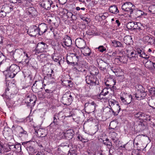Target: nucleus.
<instances>
[{
  "label": "nucleus",
  "mask_w": 155,
  "mask_h": 155,
  "mask_svg": "<svg viewBox=\"0 0 155 155\" xmlns=\"http://www.w3.org/2000/svg\"><path fill=\"white\" fill-rule=\"evenodd\" d=\"M73 94H71L69 91L65 93L62 98L61 101L63 103L64 105L70 104L73 100Z\"/></svg>",
  "instance_id": "nucleus-1"
},
{
  "label": "nucleus",
  "mask_w": 155,
  "mask_h": 155,
  "mask_svg": "<svg viewBox=\"0 0 155 155\" xmlns=\"http://www.w3.org/2000/svg\"><path fill=\"white\" fill-rule=\"evenodd\" d=\"M138 87L140 89H138L137 93L134 94L136 99L140 100L144 99L147 95V91H145V89L141 85H139Z\"/></svg>",
  "instance_id": "nucleus-2"
},
{
  "label": "nucleus",
  "mask_w": 155,
  "mask_h": 155,
  "mask_svg": "<svg viewBox=\"0 0 155 155\" xmlns=\"http://www.w3.org/2000/svg\"><path fill=\"white\" fill-rule=\"evenodd\" d=\"M76 54L72 53L71 55L67 56L66 58V61L68 64L74 65L75 63L78 62L81 58L79 55H77Z\"/></svg>",
  "instance_id": "nucleus-3"
},
{
  "label": "nucleus",
  "mask_w": 155,
  "mask_h": 155,
  "mask_svg": "<svg viewBox=\"0 0 155 155\" xmlns=\"http://www.w3.org/2000/svg\"><path fill=\"white\" fill-rule=\"evenodd\" d=\"M97 105L94 101L86 103L84 105V109L86 112L90 114L94 112Z\"/></svg>",
  "instance_id": "nucleus-4"
},
{
  "label": "nucleus",
  "mask_w": 155,
  "mask_h": 155,
  "mask_svg": "<svg viewBox=\"0 0 155 155\" xmlns=\"http://www.w3.org/2000/svg\"><path fill=\"white\" fill-rule=\"evenodd\" d=\"M86 82L90 86H96L99 84V80L97 78L93 76L87 75L86 77Z\"/></svg>",
  "instance_id": "nucleus-5"
},
{
  "label": "nucleus",
  "mask_w": 155,
  "mask_h": 155,
  "mask_svg": "<svg viewBox=\"0 0 155 155\" xmlns=\"http://www.w3.org/2000/svg\"><path fill=\"white\" fill-rule=\"evenodd\" d=\"M133 6L132 4L130 2H126L122 5V8L123 10L128 12L127 13L131 15L133 13L134 11V9L132 8Z\"/></svg>",
  "instance_id": "nucleus-6"
},
{
  "label": "nucleus",
  "mask_w": 155,
  "mask_h": 155,
  "mask_svg": "<svg viewBox=\"0 0 155 155\" xmlns=\"http://www.w3.org/2000/svg\"><path fill=\"white\" fill-rule=\"evenodd\" d=\"M27 32L28 33L29 35L31 36H35L38 34H39L38 29L36 26H34L30 27Z\"/></svg>",
  "instance_id": "nucleus-7"
},
{
  "label": "nucleus",
  "mask_w": 155,
  "mask_h": 155,
  "mask_svg": "<svg viewBox=\"0 0 155 155\" xmlns=\"http://www.w3.org/2000/svg\"><path fill=\"white\" fill-rule=\"evenodd\" d=\"M120 99L122 102L125 104H129L132 100H134L133 97L131 94H127L125 95V97L124 96L121 97Z\"/></svg>",
  "instance_id": "nucleus-8"
},
{
  "label": "nucleus",
  "mask_w": 155,
  "mask_h": 155,
  "mask_svg": "<svg viewBox=\"0 0 155 155\" xmlns=\"http://www.w3.org/2000/svg\"><path fill=\"white\" fill-rule=\"evenodd\" d=\"M116 83V80L112 78H108L105 82L106 85L110 88H112L113 89H116V87L114 86Z\"/></svg>",
  "instance_id": "nucleus-9"
},
{
  "label": "nucleus",
  "mask_w": 155,
  "mask_h": 155,
  "mask_svg": "<svg viewBox=\"0 0 155 155\" xmlns=\"http://www.w3.org/2000/svg\"><path fill=\"white\" fill-rule=\"evenodd\" d=\"M97 63L98 67L101 70L104 71L106 69V67L108 66V64L104 62L100 58H97Z\"/></svg>",
  "instance_id": "nucleus-10"
},
{
  "label": "nucleus",
  "mask_w": 155,
  "mask_h": 155,
  "mask_svg": "<svg viewBox=\"0 0 155 155\" xmlns=\"http://www.w3.org/2000/svg\"><path fill=\"white\" fill-rule=\"evenodd\" d=\"M38 31L39 32V35H42L47 30L48 27L47 25L44 23H41L37 27Z\"/></svg>",
  "instance_id": "nucleus-11"
},
{
  "label": "nucleus",
  "mask_w": 155,
  "mask_h": 155,
  "mask_svg": "<svg viewBox=\"0 0 155 155\" xmlns=\"http://www.w3.org/2000/svg\"><path fill=\"white\" fill-rule=\"evenodd\" d=\"M26 13L30 16L33 17L37 15V12L35 8L32 7H28L26 9Z\"/></svg>",
  "instance_id": "nucleus-12"
},
{
  "label": "nucleus",
  "mask_w": 155,
  "mask_h": 155,
  "mask_svg": "<svg viewBox=\"0 0 155 155\" xmlns=\"http://www.w3.org/2000/svg\"><path fill=\"white\" fill-rule=\"evenodd\" d=\"M75 44L80 49H83L86 45L85 41L84 39H76Z\"/></svg>",
  "instance_id": "nucleus-13"
},
{
  "label": "nucleus",
  "mask_w": 155,
  "mask_h": 155,
  "mask_svg": "<svg viewBox=\"0 0 155 155\" xmlns=\"http://www.w3.org/2000/svg\"><path fill=\"white\" fill-rule=\"evenodd\" d=\"M45 45H46L43 42L38 43L35 49L36 52L39 53L43 52L44 51Z\"/></svg>",
  "instance_id": "nucleus-14"
},
{
  "label": "nucleus",
  "mask_w": 155,
  "mask_h": 155,
  "mask_svg": "<svg viewBox=\"0 0 155 155\" xmlns=\"http://www.w3.org/2000/svg\"><path fill=\"white\" fill-rule=\"evenodd\" d=\"M127 57L130 58L131 60L136 59L137 56L136 51L129 50H127Z\"/></svg>",
  "instance_id": "nucleus-15"
},
{
  "label": "nucleus",
  "mask_w": 155,
  "mask_h": 155,
  "mask_svg": "<svg viewBox=\"0 0 155 155\" xmlns=\"http://www.w3.org/2000/svg\"><path fill=\"white\" fill-rule=\"evenodd\" d=\"M46 131L45 129L39 128L35 131V134L38 137H43L47 135Z\"/></svg>",
  "instance_id": "nucleus-16"
},
{
  "label": "nucleus",
  "mask_w": 155,
  "mask_h": 155,
  "mask_svg": "<svg viewBox=\"0 0 155 155\" xmlns=\"http://www.w3.org/2000/svg\"><path fill=\"white\" fill-rule=\"evenodd\" d=\"M52 1L51 0H45L41 4L43 7L47 10L50 9L52 5Z\"/></svg>",
  "instance_id": "nucleus-17"
},
{
  "label": "nucleus",
  "mask_w": 155,
  "mask_h": 155,
  "mask_svg": "<svg viewBox=\"0 0 155 155\" xmlns=\"http://www.w3.org/2000/svg\"><path fill=\"white\" fill-rule=\"evenodd\" d=\"M61 113L59 112L58 114H55L54 115L53 121L50 125L51 127L56 126L58 124V121L57 117H58V119H59V115Z\"/></svg>",
  "instance_id": "nucleus-18"
},
{
  "label": "nucleus",
  "mask_w": 155,
  "mask_h": 155,
  "mask_svg": "<svg viewBox=\"0 0 155 155\" xmlns=\"http://www.w3.org/2000/svg\"><path fill=\"white\" fill-rule=\"evenodd\" d=\"M74 134L73 130L70 129L67 130L64 133V136L67 139L69 140L72 138Z\"/></svg>",
  "instance_id": "nucleus-19"
},
{
  "label": "nucleus",
  "mask_w": 155,
  "mask_h": 155,
  "mask_svg": "<svg viewBox=\"0 0 155 155\" xmlns=\"http://www.w3.org/2000/svg\"><path fill=\"white\" fill-rule=\"evenodd\" d=\"M3 74L5 75L6 78H13L16 74L15 73L9 70H6L3 71Z\"/></svg>",
  "instance_id": "nucleus-20"
},
{
  "label": "nucleus",
  "mask_w": 155,
  "mask_h": 155,
  "mask_svg": "<svg viewBox=\"0 0 155 155\" xmlns=\"http://www.w3.org/2000/svg\"><path fill=\"white\" fill-rule=\"evenodd\" d=\"M54 74L52 75H46V76H45L44 78L43 82L45 81L47 83L49 84L51 83L52 81V80L54 78Z\"/></svg>",
  "instance_id": "nucleus-21"
},
{
  "label": "nucleus",
  "mask_w": 155,
  "mask_h": 155,
  "mask_svg": "<svg viewBox=\"0 0 155 155\" xmlns=\"http://www.w3.org/2000/svg\"><path fill=\"white\" fill-rule=\"evenodd\" d=\"M15 145L14 144H12L10 143V144H8V145H6V146L7 147L6 148H5L4 147L5 146H4V145H2L1 144V147L2 149H3V150H4L5 152H7L9 150L12 149L13 150H15V149L14 147H15Z\"/></svg>",
  "instance_id": "nucleus-22"
},
{
  "label": "nucleus",
  "mask_w": 155,
  "mask_h": 155,
  "mask_svg": "<svg viewBox=\"0 0 155 155\" xmlns=\"http://www.w3.org/2000/svg\"><path fill=\"white\" fill-rule=\"evenodd\" d=\"M81 52L85 56H89L91 53V51L90 49L88 48L85 47L81 50Z\"/></svg>",
  "instance_id": "nucleus-23"
},
{
  "label": "nucleus",
  "mask_w": 155,
  "mask_h": 155,
  "mask_svg": "<svg viewBox=\"0 0 155 155\" xmlns=\"http://www.w3.org/2000/svg\"><path fill=\"white\" fill-rule=\"evenodd\" d=\"M27 150L29 155H33L37 152V150L34 149L33 147L30 145L29 147H27Z\"/></svg>",
  "instance_id": "nucleus-24"
},
{
  "label": "nucleus",
  "mask_w": 155,
  "mask_h": 155,
  "mask_svg": "<svg viewBox=\"0 0 155 155\" xmlns=\"http://www.w3.org/2000/svg\"><path fill=\"white\" fill-rule=\"evenodd\" d=\"M18 136L22 138H26L28 137V135L27 132L23 128L20 133L18 134Z\"/></svg>",
  "instance_id": "nucleus-25"
},
{
  "label": "nucleus",
  "mask_w": 155,
  "mask_h": 155,
  "mask_svg": "<svg viewBox=\"0 0 155 155\" xmlns=\"http://www.w3.org/2000/svg\"><path fill=\"white\" fill-rule=\"evenodd\" d=\"M90 74L92 75H97L99 72L97 68L94 66H91L89 68Z\"/></svg>",
  "instance_id": "nucleus-26"
},
{
  "label": "nucleus",
  "mask_w": 155,
  "mask_h": 155,
  "mask_svg": "<svg viewBox=\"0 0 155 155\" xmlns=\"http://www.w3.org/2000/svg\"><path fill=\"white\" fill-rule=\"evenodd\" d=\"M109 11L110 12L115 14H117L119 12L116 5L110 6L109 8Z\"/></svg>",
  "instance_id": "nucleus-27"
},
{
  "label": "nucleus",
  "mask_w": 155,
  "mask_h": 155,
  "mask_svg": "<svg viewBox=\"0 0 155 155\" xmlns=\"http://www.w3.org/2000/svg\"><path fill=\"white\" fill-rule=\"evenodd\" d=\"M153 61H148L145 64V66L146 68L149 70L151 71L154 70L153 67Z\"/></svg>",
  "instance_id": "nucleus-28"
},
{
  "label": "nucleus",
  "mask_w": 155,
  "mask_h": 155,
  "mask_svg": "<svg viewBox=\"0 0 155 155\" xmlns=\"http://www.w3.org/2000/svg\"><path fill=\"white\" fill-rule=\"evenodd\" d=\"M12 128L17 134H19L22 129L23 128L20 126L15 125L12 126Z\"/></svg>",
  "instance_id": "nucleus-29"
},
{
  "label": "nucleus",
  "mask_w": 155,
  "mask_h": 155,
  "mask_svg": "<svg viewBox=\"0 0 155 155\" xmlns=\"http://www.w3.org/2000/svg\"><path fill=\"white\" fill-rule=\"evenodd\" d=\"M18 68L19 67L16 64H13L10 66L9 70L12 72L15 73V74H16L18 71Z\"/></svg>",
  "instance_id": "nucleus-30"
},
{
  "label": "nucleus",
  "mask_w": 155,
  "mask_h": 155,
  "mask_svg": "<svg viewBox=\"0 0 155 155\" xmlns=\"http://www.w3.org/2000/svg\"><path fill=\"white\" fill-rule=\"evenodd\" d=\"M52 59L55 62H58L59 65H60V57L58 56V54L57 53H54L52 55L51 57Z\"/></svg>",
  "instance_id": "nucleus-31"
},
{
  "label": "nucleus",
  "mask_w": 155,
  "mask_h": 155,
  "mask_svg": "<svg viewBox=\"0 0 155 155\" xmlns=\"http://www.w3.org/2000/svg\"><path fill=\"white\" fill-rule=\"evenodd\" d=\"M112 140L114 142H117L118 140L117 134L115 132H112L110 134Z\"/></svg>",
  "instance_id": "nucleus-32"
},
{
  "label": "nucleus",
  "mask_w": 155,
  "mask_h": 155,
  "mask_svg": "<svg viewBox=\"0 0 155 155\" xmlns=\"http://www.w3.org/2000/svg\"><path fill=\"white\" fill-rule=\"evenodd\" d=\"M112 45L114 47H121L122 46L121 43L116 40H114L112 41Z\"/></svg>",
  "instance_id": "nucleus-33"
},
{
  "label": "nucleus",
  "mask_w": 155,
  "mask_h": 155,
  "mask_svg": "<svg viewBox=\"0 0 155 155\" xmlns=\"http://www.w3.org/2000/svg\"><path fill=\"white\" fill-rule=\"evenodd\" d=\"M112 108L114 109V110L115 111V115L116 116L117 115L121 109L119 104L114 106Z\"/></svg>",
  "instance_id": "nucleus-34"
},
{
  "label": "nucleus",
  "mask_w": 155,
  "mask_h": 155,
  "mask_svg": "<svg viewBox=\"0 0 155 155\" xmlns=\"http://www.w3.org/2000/svg\"><path fill=\"white\" fill-rule=\"evenodd\" d=\"M8 8L9 7L6 4H4L2 5V8L1 10V12H4L5 13H4V15L2 14V16H1V17H3L6 15V12H5L6 11V9Z\"/></svg>",
  "instance_id": "nucleus-35"
},
{
  "label": "nucleus",
  "mask_w": 155,
  "mask_h": 155,
  "mask_svg": "<svg viewBox=\"0 0 155 155\" xmlns=\"http://www.w3.org/2000/svg\"><path fill=\"white\" fill-rule=\"evenodd\" d=\"M63 84H66L65 85L68 87H73V83L71 80H67L66 81H64L62 82Z\"/></svg>",
  "instance_id": "nucleus-36"
},
{
  "label": "nucleus",
  "mask_w": 155,
  "mask_h": 155,
  "mask_svg": "<svg viewBox=\"0 0 155 155\" xmlns=\"http://www.w3.org/2000/svg\"><path fill=\"white\" fill-rule=\"evenodd\" d=\"M9 90V89L8 88L6 89L5 90V95H6V97L7 99L6 101V104H8V101L11 99V96H10V93L8 92Z\"/></svg>",
  "instance_id": "nucleus-37"
},
{
  "label": "nucleus",
  "mask_w": 155,
  "mask_h": 155,
  "mask_svg": "<svg viewBox=\"0 0 155 155\" xmlns=\"http://www.w3.org/2000/svg\"><path fill=\"white\" fill-rule=\"evenodd\" d=\"M150 120V116L143 113V114L142 116V118H141V120L143 121L144 120Z\"/></svg>",
  "instance_id": "nucleus-38"
},
{
  "label": "nucleus",
  "mask_w": 155,
  "mask_h": 155,
  "mask_svg": "<svg viewBox=\"0 0 155 155\" xmlns=\"http://www.w3.org/2000/svg\"><path fill=\"white\" fill-rule=\"evenodd\" d=\"M135 12V15H136V17H139L141 15H147V14L144 13L140 10L136 11Z\"/></svg>",
  "instance_id": "nucleus-39"
},
{
  "label": "nucleus",
  "mask_w": 155,
  "mask_h": 155,
  "mask_svg": "<svg viewBox=\"0 0 155 155\" xmlns=\"http://www.w3.org/2000/svg\"><path fill=\"white\" fill-rule=\"evenodd\" d=\"M135 23V22L133 21H131L128 23L127 25V28L129 29H131L132 28L134 29V27Z\"/></svg>",
  "instance_id": "nucleus-40"
},
{
  "label": "nucleus",
  "mask_w": 155,
  "mask_h": 155,
  "mask_svg": "<svg viewBox=\"0 0 155 155\" xmlns=\"http://www.w3.org/2000/svg\"><path fill=\"white\" fill-rule=\"evenodd\" d=\"M64 45L69 47L72 44V41L71 39H64Z\"/></svg>",
  "instance_id": "nucleus-41"
},
{
  "label": "nucleus",
  "mask_w": 155,
  "mask_h": 155,
  "mask_svg": "<svg viewBox=\"0 0 155 155\" xmlns=\"http://www.w3.org/2000/svg\"><path fill=\"white\" fill-rule=\"evenodd\" d=\"M149 11L153 14H155V5H151L148 8Z\"/></svg>",
  "instance_id": "nucleus-42"
},
{
  "label": "nucleus",
  "mask_w": 155,
  "mask_h": 155,
  "mask_svg": "<svg viewBox=\"0 0 155 155\" xmlns=\"http://www.w3.org/2000/svg\"><path fill=\"white\" fill-rule=\"evenodd\" d=\"M109 103L110 106V107H113L114 106L118 104H119L117 101H115L114 100L110 101H109Z\"/></svg>",
  "instance_id": "nucleus-43"
},
{
  "label": "nucleus",
  "mask_w": 155,
  "mask_h": 155,
  "mask_svg": "<svg viewBox=\"0 0 155 155\" xmlns=\"http://www.w3.org/2000/svg\"><path fill=\"white\" fill-rule=\"evenodd\" d=\"M149 104L150 106L153 108L155 109V99L150 100Z\"/></svg>",
  "instance_id": "nucleus-44"
},
{
  "label": "nucleus",
  "mask_w": 155,
  "mask_h": 155,
  "mask_svg": "<svg viewBox=\"0 0 155 155\" xmlns=\"http://www.w3.org/2000/svg\"><path fill=\"white\" fill-rule=\"evenodd\" d=\"M135 23L134 24V29H138L141 30L142 25L141 23L140 22H135Z\"/></svg>",
  "instance_id": "nucleus-45"
},
{
  "label": "nucleus",
  "mask_w": 155,
  "mask_h": 155,
  "mask_svg": "<svg viewBox=\"0 0 155 155\" xmlns=\"http://www.w3.org/2000/svg\"><path fill=\"white\" fill-rule=\"evenodd\" d=\"M143 114V113L139 112L134 114L135 117L136 118L139 119L140 120H141V118H142V116Z\"/></svg>",
  "instance_id": "nucleus-46"
},
{
  "label": "nucleus",
  "mask_w": 155,
  "mask_h": 155,
  "mask_svg": "<svg viewBox=\"0 0 155 155\" xmlns=\"http://www.w3.org/2000/svg\"><path fill=\"white\" fill-rule=\"evenodd\" d=\"M98 16L100 18L99 20L100 21H102L105 20L107 17V15H103L102 13H100L98 14Z\"/></svg>",
  "instance_id": "nucleus-47"
},
{
  "label": "nucleus",
  "mask_w": 155,
  "mask_h": 155,
  "mask_svg": "<svg viewBox=\"0 0 155 155\" xmlns=\"http://www.w3.org/2000/svg\"><path fill=\"white\" fill-rule=\"evenodd\" d=\"M4 129L2 132V134L3 136L6 138V137L8 136L9 134L8 131L7 130L8 128H6L5 127H4Z\"/></svg>",
  "instance_id": "nucleus-48"
},
{
  "label": "nucleus",
  "mask_w": 155,
  "mask_h": 155,
  "mask_svg": "<svg viewBox=\"0 0 155 155\" xmlns=\"http://www.w3.org/2000/svg\"><path fill=\"white\" fill-rule=\"evenodd\" d=\"M108 89L107 88H104L101 92V94L105 96L109 93V91H108Z\"/></svg>",
  "instance_id": "nucleus-49"
},
{
  "label": "nucleus",
  "mask_w": 155,
  "mask_h": 155,
  "mask_svg": "<svg viewBox=\"0 0 155 155\" xmlns=\"http://www.w3.org/2000/svg\"><path fill=\"white\" fill-rule=\"evenodd\" d=\"M37 82V81H35L32 87V89L34 91H36L38 89V87H37V84H36Z\"/></svg>",
  "instance_id": "nucleus-50"
},
{
  "label": "nucleus",
  "mask_w": 155,
  "mask_h": 155,
  "mask_svg": "<svg viewBox=\"0 0 155 155\" xmlns=\"http://www.w3.org/2000/svg\"><path fill=\"white\" fill-rule=\"evenodd\" d=\"M137 51L138 54H140V56L143 58H145L143 55V52L139 48H138L137 49Z\"/></svg>",
  "instance_id": "nucleus-51"
},
{
  "label": "nucleus",
  "mask_w": 155,
  "mask_h": 155,
  "mask_svg": "<svg viewBox=\"0 0 155 155\" xmlns=\"http://www.w3.org/2000/svg\"><path fill=\"white\" fill-rule=\"evenodd\" d=\"M111 70L112 71L115 73L116 72H117L119 70L118 69V68L115 66H113L111 68Z\"/></svg>",
  "instance_id": "nucleus-52"
},
{
  "label": "nucleus",
  "mask_w": 155,
  "mask_h": 155,
  "mask_svg": "<svg viewBox=\"0 0 155 155\" xmlns=\"http://www.w3.org/2000/svg\"><path fill=\"white\" fill-rule=\"evenodd\" d=\"M98 48L99 51L101 52H103L106 50V48L103 46H99Z\"/></svg>",
  "instance_id": "nucleus-53"
},
{
  "label": "nucleus",
  "mask_w": 155,
  "mask_h": 155,
  "mask_svg": "<svg viewBox=\"0 0 155 155\" xmlns=\"http://www.w3.org/2000/svg\"><path fill=\"white\" fill-rule=\"evenodd\" d=\"M1 54H2V55H1V58L3 59L1 61V65L3 63H4L6 62V58L5 57L3 54L2 53Z\"/></svg>",
  "instance_id": "nucleus-54"
},
{
  "label": "nucleus",
  "mask_w": 155,
  "mask_h": 155,
  "mask_svg": "<svg viewBox=\"0 0 155 155\" xmlns=\"http://www.w3.org/2000/svg\"><path fill=\"white\" fill-rule=\"evenodd\" d=\"M27 99L28 100L29 99V102L28 101H27L28 104L30 103V104H35V100L33 101L32 99L30 98L29 97H27Z\"/></svg>",
  "instance_id": "nucleus-55"
},
{
  "label": "nucleus",
  "mask_w": 155,
  "mask_h": 155,
  "mask_svg": "<svg viewBox=\"0 0 155 155\" xmlns=\"http://www.w3.org/2000/svg\"><path fill=\"white\" fill-rule=\"evenodd\" d=\"M30 143L29 141L25 142H22V145L24 146L27 149V147H29L30 145Z\"/></svg>",
  "instance_id": "nucleus-56"
},
{
  "label": "nucleus",
  "mask_w": 155,
  "mask_h": 155,
  "mask_svg": "<svg viewBox=\"0 0 155 155\" xmlns=\"http://www.w3.org/2000/svg\"><path fill=\"white\" fill-rule=\"evenodd\" d=\"M52 75L54 74V71L53 70H52L51 69H48V71H47V75L48 74Z\"/></svg>",
  "instance_id": "nucleus-57"
},
{
  "label": "nucleus",
  "mask_w": 155,
  "mask_h": 155,
  "mask_svg": "<svg viewBox=\"0 0 155 155\" xmlns=\"http://www.w3.org/2000/svg\"><path fill=\"white\" fill-rule=\"evenodd\" d=\"M15 147H14L15 149V150H17L18 151H19L20 150H21V146L19 144H17L15 145Z\"/></svg>",
  "instance_id": "nucleus-58"
},
{
  "label": "nucleus",
  "mask_w": 155,
  "mask_h": 155,
  "mask_svg": "<svg viewBox=\"0 0 155 155\" xmlns=\"http://www.w3.org/2000/svg\"><path fill=\"white\" fill-rule=\"evenodd\" d=\"M111 142L109 141V140L107 138L105 140H103V143L106 146L107 145L109 144V143H110Z\"/></svg>",
  "instance_id": "nucleus-59"
},
{
  "label": "nucleus",
  "mask_w": 155,
  "mask_h": 155,
  "mask_svg": "<svg viewBox=\"0 0 155 155\" xmlns=\"http://www.w3.org/2000/svg\"><path fill=\"white\" fill-rule=\"evenodd\" d=\"M149 92L151 94L155 96V88H151L149 90Z\"/></svg>",
  "instance_id": "nucleus-60"
},
{
  "label": "nucleus",
  "mask_w": 155,
  "mask_h": 155,
  "mask_svg": "<svg viewBox=\"0 0 155 155\" xmlns=\"http://www.w3.org/2000/svg\"><path fill=\"white\" fill-rule=\"evenodd\" d=\"M60 146L61 147H65L68 146V147H69V145L68 144V143L66 142H63L61 143L60 145Z\"/></svg>",
  "instance_id": "nucleus-61"
},
{
  "label": "nucleus",
  "mask_w": 155,
  "mask_h": 155,
  "mask_svg": "<svg viewBox=\"0 0 155 155\" xmlns=\"http://www.w3.org/2000/svg\"><path fill=\"white\" fill-rule=\"evenodd\" d=\"M59 3L61 5L65 4L67 2V0H58Z\"/></svg>",
  "instance_id": "nucleus-62"
},
{
  "label": "nucleus",
  "mask_w": 155,
  "mask_h": 155,
  "mask_svg": "<svg viewBox=\"0 0 155 155\" xmlns=\"http://www.w3.org/2000/svg\"><path fill=\"white\" fill-rule=\"evenodd\" d=\"M139 126L140 127H141V129H144L145 127V126L144 124V123H143V122H140V124H139Z\"/></svg>",
  "instance_id": "nucleus-63"
},
{
  "label": "nucleus",
  "mask_w": 155,
  "mask_h": 155,
  "mask_svg": "<svg viewBox=\"0 0 155 155\" xmlns=\"http://www.w3.org/2000/svg\"><path fill=\"white\" fill-rule=\"evenodd\" d=\"M67 15L68 17L69 16H71V18H72V17L73 16H75V15H74L72 14V13L71 12H68L67 13Z\"/></svg>",
  "instance_id": "nucleus-64"
}]
</instances>
